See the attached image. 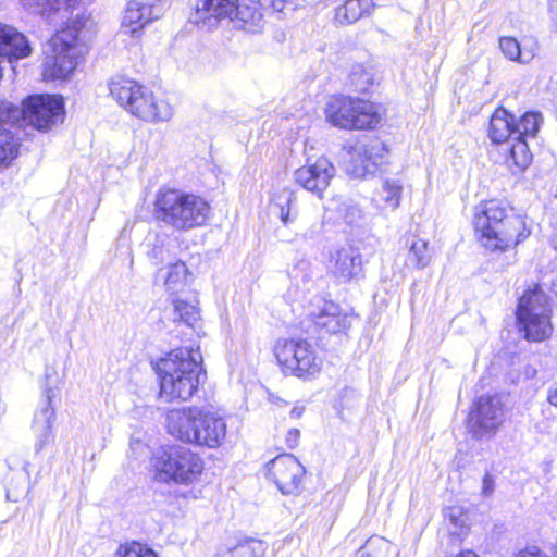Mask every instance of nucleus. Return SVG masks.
Returning a JSON list of instances; mask_svg holds the SVG:
<instances>
[{
  "label": "nucleus",
  "instance_id": "30",
  "mask_svg": "<svg viewBox=\"0 0 557 557\" xmlns=\"http://www.w3.org/2000/svg\"><path fill=\"white\" fill-rule=\"evenodd\" d=\"M408 262L417 268H425L432 258L428 242L413 237L409 245Z\"/></svg>",
  "mask_w": 557,
  "mask_h": 557
},
{
  "label": "nucleus",
  "instance_id": "28",
  "mask_svg": "<svg viewBox=\"0 0 557 557\" xmlns=\"http://www.w3.org/2000/svg\"><path fill=\"white\" fill-rule=\"evenodd\" d=\"M18 139L3 126H0V171L7 169L17 157Z\"/></svg>",
  "mask_w": 557,
  "mask_h": 557
},
{
  "label": "nucleus",
  "instance_id": "46",
  "mask_svg": "<svg viewBox=\"0 0 557 557\" xmlns=\"http://www.w3.org/2000/svg\"><path fill=\"white\" fill-rule=\"evenodd\" d=\"M457 557H478V555L472 550L461 552Z\"/></svg>",
  "mask_w": 557,
  "mask_h": 557
},
{
  "label": "nucleus",
  "instance_id": "18",
  "mask_svg": "<svg viewBox=\"0 0 557 557\" xmlns=\"http://www.w3.org/2000/svg\"><path fill=\"white\" fill-rule=\"evenodd\" d=\"M498 45L505 58L521 64L530 63L540 49L537 40L533 37H525L519 42L515 37L503 36Z\"/></svg>",
  "mask_w": 557,
  "mask_h": 557
},
{
  "label": "nucleus",
  "instance_id": "41",
  "mask_svg": "<svg viewBox=\"0 0 557 557\" xmlns=\"http://www.w3.org/2000/svg\"><path fill=\"white\" fill-rule=\"evenodd\" d=\"M33 431L36 437L35 450L40 453L53 440V428H39Z\"/></svg>",
  "mask_w": 557,
  "mask_h": 557
},
{
  "label": "nucleus",
  "instance_id": "9",
  "mask_svg": "<svg viewBox=\"0 0 557 557\" xmlns=\"http://www.w3.org/2000/svg\"><path fill=\"white\" fill-rule=\"evenodd\" d=\"M326 121L342 129H372L380 123L374 103L352 97H333L325 108Z\"/></svg>",
  "mask_w": 557,
  "mask_h": 557
},
{
  "label": "nucleus",
  "instance_id": "4",
  "mask_svg": "<svg viewBox=\"0 0 557 557\" xmlns=\"http://www.w3.org/2000/svg\"><path fill=\"white\" fill-rule=\"evenodd\" d=\"M82 30L83 22L77 18L47 42L42 63L45 81L65 79L74 73L87 51Z\"/></svg>",
  "mask_w": 557,
  "mask_h": 557
},
{
  "label": "nucleus",
  "instance_id": "11",
  "mask_svg": "<svg viewBox=\"0 0 557 557\" xmlns=\"http://www.w3.org/2000/svg\"><path fill=\"white\" fill-rule=\"evenodd\" d=\"M504 421V406L497 395L481 396L468 418V429L476 438L495 434Z\"/></svg>",
  "mask_w": 557,
  "mask_h": 557
},
{
  "label": "nucleus",
  "instance_id": "8",
  "mask_svg": "<svg viewBox=\"0 0 557 557\" xmlns=\"http://www.w3.org/2000/svg\"><path fill=\"white\" fill-rule=\"evenodd\" d=\"M274 354L284 374L301 380L318 376L324 363L318 348L305 339H278Z\"/></svg>",
  "mask_w": 557,
  "mask_h": 557
},
{
  "label": "nucleus",
  "instance_id": "14",
  "mask_svg": "<svg viewBox=\"0 0 557 557\" xmlns=\"http://www.w3.org/2000/svg\"><path fill=\"white\" fill-rule=\"evenodd\" d=\"M329 273L338 283H348L362 274L361 255L351 246H344L330 252Z\"/></svg>",
  "mask_w": 557,
  "mask_h": 557
},
{
  "label": "nucleus",
  "instance_id": "17",
  "mask_svg": "<svg viewBox=\"0 0 557 557\" xmlns=\"http://www.w3.org/2000/svg\"><path fill=\"white\" fill-rule=\"evenodd\" d=\"M314 324L329 333H339L349 329L350 315L343 312L333 301H322L317 311L311 312Z\"/></svg>",
  "mask_w": 557,
  "mask_h": 557
},
{
  "label": "nucleus",
  "instance_id": "27",
  "mask_svg": "<svg viewBox=\"0 0 557 557\" xmlns=\"http://www.w3.org/2000/svg\"><path fill=\"white\" fill-rule=\"evenodd\" d=\"M273 203L280 210V219L284 225L296 219L297 197L295 191L289 188H283L275 194Z\"/></svg>",
  "mask_w": 557,
  "mask_h": 557
},
{
  "label": "nucleus",
  "instance_id": "16",
  "mask_svg": "<svg viewBox=\"0 0 557 557\" xmlns=\"http://www.w3.org/2000/svg\"><path fill=\"white\" fill-rule=\"evenodd\" d=\"M237 0H196L190 20L198 25L214 27L222 20L232 16Z\"/></svg>",
  "mask_w": 557,
  "mask_h": 557
},
{
  "label": "nucleus",
  "instance_id": "19",
  "mask_svg": "<svg viewBox=\"0 0 557 557\" xmlns=\"http://www.w3.org/2000/svg\"><path fill=\"white\" fill-rule=\"evenodd\" d=\"M519 331L531 342H543L554 332L552 313L516 314Z\"/></svg>",
  "mask_w": 557,
  "mask_h": 557
},
{
  "label": "nucleus",
  "instance_id": "26",
  "mask_svg": "<svg viewBox=\"0 0 557 557\" xmlns=\"http://www.w3.org/2000/svg\"><path fill=\"white\" fill-rule=\"evenodd\" d=\"M503 153L506 162L524 170L531 162L532 156L524 138H512V141L504 144Z\"/></svg>",
  "mask_w": 557,
  "mask_h": 557
},
{
  "label": "nucleus",
  "instance_id": "35",
  "mask_svg": "<svg viewBox=\"0 0 557 557\" xmlns=\"http://www.w3.org/2000/svg\"><path fill=\"white\" fill-rule=\"evenodd\" d=\"M446 519L451 525L450 533L454 535H461L463 530L467 529L468 517L461 507L453 506L446 510Z\"/></svg>",
  "mask_w": 557,
  "mask_h": 557
},
{
  "label": "nucleus",
  "instance_id": "3",
  "mask_svg": "<svg viewBox=\"0 0 557 557\" xmlns=\"http://www.w3.org/2000/svg\"><path fill=\"white\" fill-rule=\"evenodd\" d=\"M201 354L193 347H181L170 351L157 362L156 372L160 385V397L166 401H186L199 385Z\"/></svg>",
  "mask_w": 557,
  "mask_h": 557
},
{
  "label": "nucleus",
  "instance_id": "33",
  "mask_svg": "<svg viewBox=\"0 0 557 557\" xmlns=\"http://www.w3.org/2000/svg\"><path fill=\"white\" fill-rule=\"evenodd\" d=\"M176 318L189 326H195L200 319V312L195 304L176 298L173 300Z\"/></svg>",
  "mask_w": 557,
  "mask_h": 557
},
{
  "label": "nucleus",
  "instance_id": "1",
  "mask_svg": "<svg viewBox=\"0 0 557 557\" xmlns=\"http://www.w3.org/2000/svg\"><path fill=\"white\" fill-rule=\"evenodd\" d=\"M474 227L482 246L491 251L504 252L530 236L522 216L512 213L511 208L497 200L476 207Z\"/></svg>",
  "mask_w": 557,
  "mask_h": 557
},
{
  "label": "nucleus",
  "instance_id": "22",
  "mask_svg": "<svg viewBox=\"0 0 557 557\" xmlns=\"http://www.w3.org/2000/svg\"><path fill=\"white\" fill-rule=\"evenodd\" d=\"M552 313L549 298L539 284L529 286L519 298L516 314Z\"/></svg>",
  "mask_w": 557,
  "mask_h": 557
},
{
  "label": "nucleus",
  "instance_id": "45",
  "mask_svg": "<svg viewBox=\"0 0 557 557\" xmlns=\"http://www.w3.org/2000/svg\"><path fill=\"white\" fill-rule=\"evenodd\" d=\"M374 539H370L367 544L359 550L358 557H371L369 554V549L374 544Z\"/></svg>",
  "mask_w": 557,
  "mask_h": 557
},
{
  "label": "nucleus",
  "instance_id": "5",
  "mask_svg": "<svg viewBox=\"0 0 557 557\" xmlns=\"http://www.w3.org/2000/svg\"><path fill=\"white\" fill-rule=\"evenodd\" d=\"M109 90L121 107L145 122H168L174 114L168 100L156 97L134 79L116 76L109 83Z\"/></svg>",
  "mask_w": 557,
  "mask_h": 557
},
{
  "label": "nucleus",
  "instance_id": "29",
  "mask_svg": "<svg viewBox=\"0 0 557 557\" xmlns=\"http://www.w3.org/2000/svg\"><path fill=\"white\" fill-rule=\"evenodd\" d=\"M72 0H20L24 9L50 17L64 5H72Z\"/></svg>",
  "mask_w": 557,
  "mask_h": 557
},
{
  "label": "nucleus",
  "instance_id": "21",
  "mask_svg": "<svg viewBox=\"0 0 557 557\" xmlns=\"http://www.w3.org/2000/svg\"><path fill=\"white\" fill-rule=\"evenodd\" d=\"M30 53L26 37L9 25L0 24V55L22 59Z\"/></svg>",
  "mask_w": 557,
  "mask_h": 557
},
{
  "label": "nucleus",
  "instance_id": "12",
  "mask_svg": "<svg viewBox=\"0 0 557 557\" xmlns=\"http://www.w3.org/2000/svg\"><path fill=\"white\" fill-rule=\"evenodd\" d=\"M305 473V467L290 454L280 455L267 463L268 478L283 495H297Z\"/></svg>",
  "mask_w": 557,
  "mask_h": 557
},
{
  "label": "nucleus",
  "instance_id": "34",
  "mask_svg": "<svg viewBox=\"0 0 557 557\" xmlns=\"http://www.w3.org/2000/svg\"><path fill=\"white\" fill-rule=\"evenodd\" d=\"M263 545L256 540H246L228 550L230 557H260L263 554Z\"/></svg>",
  "mask_w": 557,
  "mask_h": 557
},
{
  "label": "nucleus",
  "instance_id": "32",
  "mask_svg": "<svg viewBox=\"0 0 557 557\" xmlns=\"http://www.w3.org/2000/svg\"><path fill=\"white\" fill-rule=\"evenodd\" d=\"M52 391L47 389L46 392V400L41 408H39L34 416L33 420V429L39 428H53L55 421V412L54 408L51 405L52 399Z\"/></svg>",
  "mask_w": 557,
  "mask_h": 557
},
{
  "label": "nucleus",
  "instance_id": "43",
  "mask_svg": "<svg viewBox=\"0 0 557 557\" xmlns=\"http://www.w3.org/2000/svg\"><path fill=\"white\" fill-rule=\"evenodd\" d=\"M299 440V431L297 429H290L286 434V445L289 448H294L297 446Z\"/></svg>",
  "mask_w": 557,
  "mask_h": 557
},
{
  "label": "nucleus",
  "instance_id": "23",
  "mask_svg": "<svg viewBox=\"0 0 557 557\" xmlns=\"http://www.w3.org/2000/svg\"><path fill=\"white\" fill-rule=\"evenodd\" d=\"M516 132L515 116L507 110L497 109L490 121L488 136L494 144H506L512 141Z\"/></svg>",
  "mask_w": 557,
  "mask_h": 557
},
{
  "label": "nucleus",
  "instance_id": "7",
  "mask_svg": "<svg viewBox=\"0 0 557 557\" xmlns=\"http://www.w3.org/2000/svg\"><path fill=\"white\" fill-rule=\"evenodd\" d=\"M203 468L198 454L178 445L158 451L152 459L153 475L164 483L193 484L200 479Z\"/></svg>",
  "mask_w": 557,
  "mask_h": 557
},
{
  "label": "nucleus",
  "instance_id": "10",
  "mask_svg": "<svg viewBox=\"0 0 557 557\" xmlns=\"http://www.w3.org/2000/svg\"><path fill=\"white\" fill-rule=\"evenodd\" d=\"M22 119L39 131H47L64 120L63 98L58 95H33L23 101Z\"/></svg>",
  "mask_w": 557,
  "mask_h": 557
},
{
  "label": "nucleus",
  "instance_id": "20",
  "mask_svg": "<svg viewBox=\"0 0 557 557\" xmlns=\"http://www.w3.org/2000/svg\"><path fill=\"white\" fill-rule=\"evenodd\" d=\"M194 280L185 262L176 261L158 269L156 281L161 283L166 292L175 294L182 292Z\"/></svg>",
  "mask_w": 557,
  "mask_h": 557
},
{
  "label": "nucleus",
  "instance_id": "36",
  "mask_svg": "<svg viewBox=\"0 0 557 557\" xmlns=\"http://www.w3.org/2000/svg\"><path fill=\"white\" fill-rule=\"evenodd\" d=\"M114 557H158V555L149 547L132 542L121 545L114 554Z\"/></svg>",
  "mask_w": 557,
  "mask_h": 557
},
{
  "label": "nucleus",
  "instance_id": "6",
  "mask_svg": "<svg viewBox=\"0 0 557 557\" xmlns=\"http://www.w3.org/2000/svg\"><path fill=\"white\" fill-rule=\"evenodd\" d=\"M209 213V203L198 195L166 189L157 196V218L175 231L186 232L205 225Z\"/></svg>",
  "mask_w": 557,
  "mask_h": 557
},
{
  "label": "nucleus",
  "instance_id": "47",
  "mask_svg": "<svg viewBox=\"0 0 557 557\" xmlns=\"http://www.w3.org/2000/svg\"><path fill=\"white\" fill-rule=\"evenodd\" d=\"M483 483H484V493L488 494L490 493V484H491V480H490L488 475H486L484 478V482Z\"/></svg>",
  "mask_w": 557,
  "mask_h": 557
},
{
  "label": "nucleus",
  "instance_id": "15",
  "mask_svg": "<svg viewBox=\"0 0 557 557\" xmlns=\"http://www.w3.org/2000/svg\"><path fill=\"white\" fill-rule=\"evenodd\" d=\"M161 0H131L122 20L126 33L136 34L161 14Z\"/></svg>",
  "mask_w": 557,
  "mask_h": 557
},
{
  "label": "nucleus",
  "instance_id": "13",
  "mask_svg": "<svg viewBox=\"0 0 557 557\" xmlns=\"http://www.w3.org/2000/svg\"><path fill=\"white\" fill-rule=\"evenodd\" d=\"M335 172L332 162L321 157L314 162H307V164L297 169L294 172V180L304 189L322 199L331 180L335 176Z\"/></svg>",
  "mask_w": 557,
  "mask_h": 557
},
{
  "label": "nucleus",
  "instance_id": "25",
  "mask_svg": "<svg viewBox=\"0 0 557 557\" xmlns=\"http://www.w3.org/2000/svg\"><path fill=\"white\" fill-rule=\"evenodd\" d=\"M237 27L248 32H256L260 27L261 14L256 4H245L236 1V9L232 16H227Z\"/></svg>",
  "mask_w": 557,
  "mask_h": 557
},
{
  "label": "nucleus",
  "instance_id": "44",
  "mask_svg": "<svg viewBox=\"0 0 557 557\" xmlns=\"http://www.w3.org/2000/svg\"><path fill=\"white\" fill-rule=\"evenodd\" d=\"M546 399L552 406L557 408V386H550L547 389Z\"/></svg>",
  "mask_w": 557,
  "mask_h": 557
},
{
  "label": "nucleus",
  "instance_id": "39",
  "mask_svg": "<svg viewBox=\"0 0 557 557\" xmlns=\"http://www.w3.org/2000/svg\"><path fill=\"white\" fill-rule=\"evenodd\" d=\"M148 256L156 262H163L169 259L170 250L166 245V238L164 236L157 235L151 249L148 251Z\"/></svg>",
  "mask_w": 557,
  "mask_h": 557
},
{
  "label": "nucleus",
  "instance_id": "42",
  "mask_svg": "<svg viewBox=\"0 0 557 557\" xmlns=\"http://www.w3.org/2000/svg\"><path fill=\"white\" fill-rule=\"evenodd\" d=\"M516 557H547L544 553H542L537 547H528L523 550H520Z\"/></svg>",
  "mask_w": 557,
  "mask_h": 557
},
{
  "label": "nucleus",
  "instance_id": "38",
  "mask_svg": "<svg viewBox=\"0 0 557 557\" xmlns=\"http://www.w3.org/2000/svg\"><path fill=\"white\" fill-rule=\"evenodd\" d=\"M373 74L363 66L358 65L350 74V81L357 89L364 91L373 83Z\"/></svg>",
  "mask_w": 557,
  "mask_h": 557
},
{
  "label": "nucleus",
  "instance_id": "31",
  "mask_svg": "<svg viewBox=\"0 0 557 557\" xmlns=\"http://www.w3.org/2000/svg\"><path fill=\"white\" fill-rule=\"evenodd\" d=\"M542 115L539 112H527L524 113L519 123L517 124L515 122L516 132H513V135H516L515 138H524L528 136H535L540 125L542 123Z\"/></svg>",
  "mask_w": 557,
  "mask_h": 557
},
{
  "label": "nucleus",
  "instance_id": "40",
  "mask_svg": "<svg viewBox=\"0 0 557 557\" xmlns=\"http://www.w3.org/2000/svg\"><path fill=\"white\" fill-rule=\"evenodd\" d=\"M403 186L399 182H385V205L392 209L399 206Z\"/></svg>",
  "mask_w": 557,
  "mask_h": 557
},
{
  "label": "nucleus",
  "instance_id": "24",
  "mask_svg": "<svg viewBox=\"0 0 557 557\" xmlns=\"http://www.w3.org/2000/svg\"><path fill=\"white\" fill-rule=\"evenodd\" d=\"M372 8V0H347L336 8L335 21L342 25L352 24L369 14Z\"/></svg>",
  "mask_w": 557,
  "mask_h": 557
},
{
  "label": "nucleus",
  "instance_id": "2",
  "mask_svg": "<svg viewBox=\"0 0 557 557\" xmlns=\"http://www.w3.org/2000/svg\"><path fill=\"white\" fill-rule=\"evenodd\" d=\"M165 426L176 440L210 449L221 447L227 435V424L221 414L199 407H183L166 412Z\"/></svg>",
  "mask_w": 557,
  "mask_h": 557
},
{
  "label": "nucleus",
  "instance_id": "37",
  "mask_svg": "<svg viewBox=\"0 0 557 557\" xmlns=\"http://www.w3.org/2000/svg\"><path fill=\"white\" fill-rule=\"evenodd\" d=\"M22 108L9 101H0V123L14 124L22 119Z\"/></svg>",
  "mask_w": 557,
  "mask_h": 557
}]
</instances>
